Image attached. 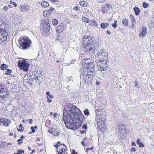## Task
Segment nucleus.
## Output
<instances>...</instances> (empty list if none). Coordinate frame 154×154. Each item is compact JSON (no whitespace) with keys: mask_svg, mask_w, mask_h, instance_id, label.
<instances>
[{"mask_svg":"<svg viewBox=\"0 0 154 154\" xmlns=\"http://www.w3.org/2000/svg\"><path fill=\"white\" fill-rule=\"evenodd\" d=\"M134 10L135 12V14L136 15H138L139 14L140 12V10L137 7H135L134 8Z\"/></svg>","mask_w":154,"mask_h":154,"instance_id":"f3484780","label":"nucleus"},{"mask_svg":"<svg viewBox=\"0 0 154 154\" xmlns=\"http://www.w3.org/2000/svg\"><path fill=\"white\" fill-rule=\"evenodd\" d=\"M24 152V151L23 150H21L20 149L18 150V152L19 154H22V153Z\"/></svg>","mask_w":154,"mask_h":154,"instance_id":"58836bf2","label":"nucleus"},{"mask_svg":"<svg viewBox=\"0 0 154 154\" xmlns=\"http://www.w3.org/2000/svg\"><path fill=\"white\" fill-rule=\"evenodd\" d=\"M132 145L133 146H135V143L134 142H132Z\"/></svg>","mask_w":154,"mask_h":154,"instance_id":"e2e57ef3","label":"nucleus"},{"mask_svg":"<svg viewBox=\"0 0 154 154\" xmlns=\"http://www.w3.org/2000/svg\"><path fill=\"white\" fill-rule=\"evenodd\" d=\"M79 4L81 6L84 7H86L88 6L87 3L84 1L80 2Z\"/></svg>","mask_w":154,"mask_h":154,"instance_id":"b1692460","label":"nucleus"},{"mask_svg":"<svg viewBox=\"0 0 154 154\" xmlns=\"http://www.w3.org/2000/svg\"><path fill=\"white\" fill-rule=\"evenodd\" d=\"M89 22V24L91 26H96L97 25V22L94 20H92L90 21Z\"/></svg>","mask_w":154,"mask_h":154,"instance_id":"412c9836","label":"nucleus"},{"mask_svg":"<svg viewBox=\"0 0 154 154\" xmlns=\"http://www.w3.org/2000/svg\"><path fill=\"white\" fill-rule=\"evenodd\" d=\"M12 71L11 70L8 69L5 72V74L8 75H10Z\"/></svg>","mask_w":154,"mask_h":154,"instance_id":"7c9ffc66","label":"nucleus"},{"mask_svg":"<svg viewBox=\"0 0 154 154\" xmlns=\"http://www.w3.org/2000/svg\"><path fill=\"white\" fill-rule=\"evenodd\" d=\"M41 5L43 7H47L49 6V4L48 2L44 1L41 3Z\"/></svg>","mask_w":154,"mask_h":154,"instance_id":"bb28decb","label":"nucleus"},{"mask_svg":"<svg viewBox=\"0 0 154 154\" xmlns=\"http://www.w3.org/2000/svg\"><path fill=\"white\" fill-rule=\"evenodd\" d=\"M82 43L87 53L93 52L96 48L94 42L89 36H84L83 38Z\"/></svg>","mask_w":154,"mask_h":154,"instance_id":"f03ea898","label":"nucleus"},{"mask_svg":"<svg viewBox=\"0 0 154 154\" xmlns=\"http://www.w3.org/2000/svg\"><path fill=\"white\" fill-rule=\"evenodd\" d=\"M108 56L106 51L103 50L98 51L95 55L96 60L104 61H105L108 59Z\"/></svg>","mask_w":154,"mask_h":154,"instance_id":"20e7f679","label":"nucleus"},{"mask_svg":"<svg viewBox=\"0 0 154 154\" xmlns=\"http://www.w3.org/2000/svg\"><path fill=\"white\" fill-rule=\"evenodd\" d=\"M30 7L26 5H23L20 6V10L22 12H24L29 10Z\"/></svg>","mask_w":154,"mask_h":154,"instance_id":"f8f14e48","label":"nucleus"},{"mask_svg":"<svg viewBox=\"0 0 154 154\" xmlns=\"http://www.w3.org/2000/svg\"><path fill=\"white\" fill-rule=\"evenodd\" d=\"M58 23V21L56 19H53L52 20V24L54 25H56Z\"/></svg>","mask_w":154,"mask_h":154,"instance_id":"72a5a7b5","label":"nucleus"},{"mask_svg":"<svg viewBox=\"0 0 154 154\" xmlns=\"http://www.w3.org/2000/svg\"><path fill=\"white\" fill-rule=\"evenodd\" d=\"M48 131L50 133L52 134V133L54 131V130H53L52 128H51V129H50Z\"/></svg>","mask_w":154,"mask_h":154,"instance_id":"37998d69","label":"nucleus"},{"mask_svg":"<svg viewBox=\"0 0 154 154\" xmlns=\"http://www.w3.org/2000/svg\"><path fill=\"white\" fill-rule=\"evenodd\" d=\"M19 128H18L17 129V130L20 132H23L24 130V128L23 127V125L22 124H20L19 127Z\"/></svg>","mask_w":154,"mask_h":154,"instance_id":"393cba45","label":"nucleus"},{"mask_svg":"<svg viewBox=\"0 0 154 154\" xmlns=\"http://www.w3.org/2000/svg\"><path fill=\"white\" fill-rule=\"evenodd\" d=\"M106 33L107 34H108L109 35H110L111 34V32L110 31H109L108 30H107Z\"/></svg>","mask_w":154,"mask_h":154,"instance_id":"bf43d9fd","label":"nucleus"},{"mask_svg":"<svg viewBox=\"0 0 154 154\" xmlns=\"http://www.w3.org/2000/svg\"><path fill=\"white\" fill-rule=\"evenodd\" d=\"M65 28V26L64 23H61L58 26L56 30L57 33L59 34L63 31Z\"/></svg>","mask_w":154,"mask_h":154,"instance_id":"9d476101","label":"nucleus"},{"mask_svg":"<svg viewBox=\"0 0 154 154\" xmlns=\"http://www.w3.org/2000/svg\"><path fill=\"white\" fill-rule=\"evenodd\" d=\"M10 3L11 4H13V5L14 6V7H17V4H16V3L14 2H13L12 1H10Z\"/></svg>","mask_w":154,"mask_h":154,"instance_id":"ea45409f","label":"nucleus"},{"mask_svg":"<svg viewBox=\"0 0 154 154\" xmlns=\"http://www.w3.org/2000/svg\"><path fill=\"white\" fill-rule=\"evenodd\" d=\"M109 24L107 23H102L101 24V27L103 29H105L108 27Z\"/></svg>","mask_w":154,"mask_h":154,"instance_id":"a878e982","label":"nucleus"},{"mask_svg":"<svg viewBox=\"0 0 154 154\" xmlns=\"http://www.w3.org/2000/svg\"><path fill=\"white\" fill-rule=\"evenodd\" d=\"M27 63L28 61H26L25 60H19L18 63V66L21 69L24 71H26L28 70L29 68V65Z\"/></svg>","mask_w":154,"mask_h":154,"instance_id":"39448f33","label":"nucleus"},{"mask_svg":"<svg viewBox=\"0 0 154 154\" xmlns=\"http://www.w3.org/2000/svg\"><path fill=\"white\" fill-rule=\"evenodd\" d=\"M17 142H18V145L21 144L23 142L22 140L21 139H19L18 140Z\"/></svg>","mask_w":154,"mask_h":154,"instance_id":"4c0bfd02","label":"nucleus"},{"mask_svg":"<svg viewBox=\"0 0 154 154\" xmlns=\"http://www.w3.org/2000/svg\"><path fill=\"white\" fill-rule=\"evenodd\" d=\"M137 144H139V143L140 142V139H138L137 140Z\"/></svg>","mask_w":154,"mask_h":154,"instance_id":"13d9d810","label":"nucleus"},{"mask_svg":"<svg viewBox=\"0 0 154 154\" xmlns=\"http://www.w3.org/2000/svg\"><path fill=\"white\" fill-rule=\"evenodd\" d=\"M29 120V122L30 124H32V123L33 120L32 119H28Z\"/></svg>","mask_w":154,"mask_h":154,"instance_id":"5fc2aeb1","label":"nucleus"},{"mask_svg":"<svg viewBox=\"0 0 154 154\" xmlns=\"http://www.w3.org/2000/svg\"><path fill=\"white\" fill-rule=\"evenodd\" d=\"M49 96V97L51 98H53L54 97V96L52 95H50Z\"/></svg>","mask_w":154,"mask_h":154,"instance_id":"0e129e2a","label":"nucleus"},{"mask_svg":"<svg viewBox=\"0 0 154 154\" xmlns=\"http://www.w3.org/2000/svg\"><path fill=\"white\" fill-rule=\"evenodd\" d=\"M46 94L47 95V96H49L50 95V92H47L46 93Z\"/></svg>","mask_w":154,"mask_h":154,"instance_id":"052dcab7","label":"nucleus"},{"mask_svg":"<svg viewBox=\"0 0 154 154\" xmlns=\"http://www.w3.org/2000/svg\"><path fill=\"white\" fill-rule=\"evenodd\" d=\"M59 132H58L56 131H54L52 133V134L54 136H57L59 135Z\"/></svg>","mask_w":154,"mask_h":154,"instance_id":"e433bc0d","label":"nucleus"},{"mask_svg":"<svg viewBox=\"0 0 154 154\" xmlns=\"http://www.w3.org/2000/svg\"><path fill=\"white\" fill-rule=\"evenodd\" d=\"M47 98L48 99L47 101L49 103H51L52 102V100L49 99V98L48 96H47Z\"/></svg>","mask_w":154,"mask_h":154,"instance_id":"de8ad7c7","label":"nucleus"},{"mask_svg":"<svg viewBox=\"0 0 154 154\" xmlns=\"http://www.w3.org/2000/svg\"><path fill=\"white\" fill-rule=\"evenodd\" d=\"M105 119L102 117L97 119V125L99 127L101 128L103 127L104 126L105 123H104V122H105Z\"/></svg>","mask_w":154,"mask_h":154,"instance_id":"1a4fd4ad","label":"nucleus"},{"mask_svg":"<svg viewBox=\"0 0 154 154\" xmlns=\"http://www.w3.org/2000/svg\"><path fill=\"white\" fill-rule=\"evenodd\" d=\"M89 149H90L89 148H87L86 149V152H88Z\"/></svg>","mask_w":154,"mask_h":154,"instance_id":"774afa93","label":"nucleus"},{"mask_svg":"<svg viewBox=\"0 0 154 154\" xmlns=\"http://www.w3.org/2000/svg\"><path fill=\"white\" fill-rule=\"evenodd\" d=\"M143 7L144 8H146L149 6V4L145 2H143Z\"/></svg>","mask_w":154,"mask_h":154,"instance_id":"2f4dec72","label":"nucleus"},{"mask_svg":"<svg viewBox=\"0 0 154 154\" xmlns=\"http://www.w3.org/2000/svg\"><path fill=\"white\" fill-rule=\"evenodd\" d=\"M118 127L119 131H122L125 128V127L123 125V124L122 122H119L118 125Z\"/></svg>","mask_w":154,"mask_h":154,"instance_id":"4468645a","label":"nucleus"},{"mask_svg":"<svg viewBox=\"0 0 154 154\" xmlns=\"http://www.w3.org/2000/svg\"><path fill=\"white\" fill-rule=\"evenodd\" d=\"M147 34V30L145 27L143 26L141 32L139 34L140 37L143 38Z\"/></svg>","mask_w":154,"mask_h":154,"instance_id":"9b49d317","label":"nucleus"},{"mask_svg":"<svg viewBox=\"0 0 154 154\" xmlns=\"http://www.w3.org/2000/svg\"><path fill=\"white\" fill-rule=\"evenodd\" d=\"M73 9L74 10H75V11H77V10H79L78 9V8L77 6H75L73 8Z\"/></svg>","mask_w":154,"mask_h":154,"instance_id":"09e8293b","label":"nucleus"},{"mask_svg":"<svg viewBox=\"0 0 154 154\" xmlns=\"http://www.w3.org/2000/svg\"><path fill=\"white\" fill-rule=\"evenodd\" d=\"M20 48L22 49H25L29 48L32 42L27 37H24L20 38L19 40Z\"/></svg>","mask_w":154,"mask_h":154,"instance_id":"7ed1b4c3","label":"nucleus"},{"mask_svg":"<svg viewBox=\"0 0 154 154\" xmlns=\"http://www.w3.org/2000/svg\"><path fill=\"white\" fill-rule=\"evenodd\" d=\"M48 22V19L46 18L44 19L41 22V24L43 26V30L46 33L48 32L50 30V25Z\"/></svg>","mask_w":154,"mask_h":154,"instance_id":"0eeeda50","label":"nucleus"},{"mask_svg":"<svg viewBox=\"0 0 154 154\" xmlns=\"http://www.w3.org/2000/svg\"><path fill=\"white\" fill-rule=\"evenodd\" d=\"M54 9L53 8H50V11H54Z\"/></svg>","mask_w":154,"mask_h":154,"instance_id":"338daca9","label":"nucleus"},{"mask_svg":"<svg viewBox=\"0 0 154 154\" xmlns=\"http://www.w3.org/2000/svg\"><path fill=\"white\" fill-rule=\"evenodd\" d=\"M131 151L132 152H135L136 151V149L134 148H132L131 149Z\"/></svg>","mask_w":154,"mask_h":154,"instance_id":"8fccbe9b","label":"nucleus"},{"mask_svg":"<svg viewBox=\"0 0 154 154\" xmlns=\"http://www.w3.org/2000/svg\"><path fill=\"white\" fill-rule=\"evenodd\" d=\"M110 5L109 4H106L105 5H104L102 8V10L104 12L108 11L110 9Z\"/></svg>","mask_w":154,"mask_h":154,"instance_id":"2eb2a0df","label":"nucleus"},{"mask_svg":"<svg viewBox=\"0 0 154 154\" xmlns=\"http://www.w3.org/2000/svg\"><path fill=\"white\" fill-rule=\"evenodd\" d=\"M8 68V66L4 63L2 64L0 67V68L2 70H5Z\"/></svg>","mask_w":154,"mask_h":154,"instance_id":"4be33fe9","label":"nucleus"},{"mask_svg":"<svg viewBox=\"0 0 154 154\" xmlns=\"http://www.w3.org/2000/svg\"><path fill=\"white\" fill-rule=\"evenodd\" d=\"M4 119H0V125H3Z\"/></svg>","mask_w":154,"mask_h":154,"instance_id":"a19ab883","label":"nucleus"},{"mask_svg":"<svg viewBox=\"0 0 154 154\" xmlns=\"http://www.w3.org/2000/svg\"><path fill=\"white\" fill-rule=\"evenodd\" d=\"M86 132L85 130H83L82 131H81V132L82 134H84Z\"/></svg>","mask_w":154,"mask_h":154,"instance_id":"6e6d98bb","label":"nucleus"},{"mask_svg":"<svg viewBox=\"0 0 154 154\" xmlns=\"http://www.w3.org/2000/svg\"><path fill=\"white\" fill-rule=\"evenodd\" d=\"M82 20L84 22L86 23H89V20L86 17H83L82 18Z\"/></svg>","mask_w":154,"mask_h":154,"instance_id":"cd10ccee","label":"nucleus"},{"mask_svg":"<svg viewBox=\"0 0 154 154\" xmlns=\"http://www.w3.org/2000/svg\"><path fill=\"white\" fill-rule=\"evenodd\" d=\"M11 122L10 120H9L7 119H4L3 125L5 126H8L9 124Z\"/></svg>","mask_w":154,"mask_h":154,"instance_id":"a211bd4d","label":"nucleus"},{"mask_svg":"<svg viewBox=\"0 0 154 154\" xmlns=\"http://www.w3.org/2000/svg\"><path fill=\"white\" fill-rule=\"evenodd\" d=\"M58 0H51V1L52 2H57L58 1Z\"/></svg>","mask_w":154,"mask_h":154,"instance_id":"4d7b16f0","label":"nucleus"},{"mask_svg":"<svg viewBox=\"0 0 154 154\" xmlns=\"http://www.w3.org/2000/svg\"><path fill=\"white\" fill-rule=\"evenodd\" d=\"M66 148V147H62V149H60L59 150V151H60V152H61V153H62L63 154V152H64V151L63 150H65Z\"/></svg>","mask_w":154,"mask_h":154,"instance_id":"c9c22d12","label":"nucleus"},{"mask_svg":"<svg viewBox=\"0 0 154 154\" xmlns=\"http://www.w3.org/2000/svg\"><path fill=\"white\" fill-rule=\"evenodd\" d=\"M88 109H86L84 111V113L86 115H88L89 114V112Z\"/></svg>","mask_w":154,"mask_h":154,"instance_id":"f704fd0d","label":"nucleus"},{"mask_svg":"<svg viewBox=\"0 0 154 154\" xmlns=\"http://www.w3.org/2000/svg\"><path fill=\"white\" fill-rule=\"evenodd\" d=\"M139 146L141 147H143L144 146L143 143H141V142H140L139 143Z\"/></svg>","mask_w":154,"mask_h":154,"instance_id":"79ce46f5","label":"nucleus"},{"mask_svg":"<svg viewBox=\"0 0 154 154\" xmlns=\"http://www.w3.org/2000/svg\"><path fill=\"white\" fill-rule=\"evenodd\" d=\"M86 11H87V14H86V15H88L90 14V11H89L88 10H86L85 11V13H86Z\"/></svg>","mask_w":154,"mask_h":154,"instance_id":"603ef678","label":"nucleus"},{"mask_svg":"<svg viewBox=\"0 0 154 154\" xmlns=\"http://www.w3.org/2000/svg\"><path fill=\"white\" fill-rule=\"evenodd\" d=\"M86 66L88 68L87 69L88 71L91 70V72H93L94 71V66L93 63H91L90 64H89L88 65H86Z\"/></svg>","mask_w":154,"mask_h":154,"instance_id":"ddd939ff","label":"nucleus"},{"mask_svg":"<svg viewBox=\"0 0 154 154\" xmlns=\"http://www.w3.org/2000/svg\"><path fill=\"white\" fill-rule=\"evenodd\" d=\"M57 113H54L53 114V116L54 117H56L57 116Z\"/></svg>","mask_w":154,"mask_h":154,"instance_id":"69168bd1","label":"nucleus"},{"mask_svg":"<svg viewBox=\"0 0 154 154\" xmlns=\"http://www.w3.org/2000/svg\"><path fill=\"white\" fill-rule=\"evenodd\" d=\"M7 143L5 142H2L1 144L0 145V147L1 148H5Z\"/></svg>","mask_w":154,"mask_h":154,"instance_id":"c756f323","label":"nucleus"},{"mask_svg":"<svg viewBox=\"0 0 154 154\" xmlns=\"http://www.w3.org/2000/svg\"><path fill=\"white\" fill-rule=\"evenodd\" d=\"M7 35H5L3 34H2L0 36V39L3 42L6 41L7 39Z\"/></svg>","mask_w":154,"mask_h":154,"instance_id":"6ab92c4d","label":"nucleus"},{"mask_svg":"<svg viewBox=\"0 0 154 154\" xmlns=\"http://www.w3.org/2000/svg\"><path fill=\"white\" fill-rule=\"evenodd\" d=\"M106 0H97V1L100 3L104 2Z\"/></svg>","mask_w":154,"mask_h":154,"instance_id":"3c124183","label":"nucleus"},{"mask_svg":"<svg viewBox=\"0 0 154 154\" xmlns=\"http://www.w3.org/2000/svg\"><path fill=\"white\" fill-rule=\"evenodd\" d=\"M73 18H78V16L77 15H73Z\"/></svg>","mask_w":154,"mask_h":154,"instance_id":"680f3d73","label":"nucleus"},{"mask_svg":"<svg viewBox=\"0 0 154 154\" xmlns=\"http://www.w3.org/2000/svg\"><path fill=\"white\" fill-rule=\"evenodd\" d=\"M117 21L116 20H115L114 23H112L111 25L115 29L117 26V25L116 24Z\"/></svg>","mask_w":154,"mask_h":154,"instance_id":"473e14b6","label":"nucleus"},{"mask_svg":"<svg viewBox=\"0 0 154 154\" xmlns=\"http://www.w3.org/2000/svg\"><path fill=\"white\" fill-rule=\"evenodd\" d=\"M91 61V59L89 58L87 59H85L83 60V63H85L86 66L88 65L89 64H90L91 63H92V62Z\"/></svg>","mask_w":154,"mask_h":154,"instance_id":"aec40b11","label":"nucleus"},{"mask_svg":"<svg viewBox=\"0 0 154 154\" xmlns=\"http://www.w3.org/2000/svg\"><path fill=\"white\" fill-rule=\"evenodd\" d=\"M95 62L97 63L98 69L101 71H105L107 69V61L96 60Z\"/></svg>","mask_w":154,"mask_h":154,"instance_id":"423d86ee","label":"nucleus"},{"mask_svg":"<svg viewBox=\"0 0 154 154\" xmlns=\"http://www.w3.org/2000/svg\"><path fill=\"white\" fill-rule=\"evenodd\" d=\"M130 17L131 19V22L132 25H134L135 24V20L133 16L131 15L130 16Z\"/></svg>","mask_w":154,"mask_h":154,"instance_id":"c85d7f7f","label":"nucleus"},{"mask_svg":"<svg viewBox=\"0 0 154 154\" xmlns=\"http://www.w3.org/2000/svg\"><path fill=\"white\" fill-rule=\"evenodd\" d=\"M82 128L83 129H86L87 128V126L86 125H84L82 127Z\"/></svg>","mask_w":154,"mask_h":154,"instance_id":"a18cd8bd","label":"nucleus"},{"mask_svg":"<svg viewBox=\"0 0 154 154\" xmlns=\"http://www.w3.org/2000/svg\"><path fill=\"white\" fill-rule=\"evenodd\" d=\"M72 153L71 154H77V153L76 152L75 150H73L72 151Z\"/></svg>","mask_w":154,"mask_h":154,"instance_id":"864d4df0","label":"nucleus"},{"mask_svg":"<svg viewBox=\"0 0 154 154\" xmlns=\"http://www.w3.org/2000/svg\"><path fill=\"white\" fill-rule=\"evenodd\" d=\"M8 90L6 88H2L0 90V96L3 98L6 97L8 94Z\"/></svg>","mask_w":154,"mask_h":154,"instance_id":"6e6552de","label":"nucleus"},{"mask_svg":"<svg viewBox=\"0 0 154 154\" xmlns=\"http://www.w3.org/2000/svg\"><path fill=\"white\" fill-rule=\"evenodd\" d=\"M31 129L32 130V133H34L35 132V130L34 129V128L33 126H32L31 127Z\"/></svg>","mask_w":154,"mask_h":154,"instance_id":"c03bdc74","label":"nucleus"},{"mask_svg":"<svg viewBox=\"0 0 154 154\" xmlns=\"http://www.w3.org/2000/svg\"><path fill=\"white\" fill-rule=\"evenodd\" d=\"M128 20L126 19H124L122 20V23L125 26H126L128 24Z\"/></svg>","mask_w":154,"mask_h":154,"instance_id":"5701e85b","label":"nucleus"},{"mask_svg":"<svg viewBox=\"0 0 154 154\" xmlns=\"http://www.w3.org/2000/svg\"><path fill=\"white\" fill-rule=\"evenodd\" d=\"M4 11H7L8 9V7L7 6H5L3 8Z\"/></svg>","mask_w":154,"mask_h":154,"instance_id":"49530a36","label":"nucleus"},{"mask_svg":"<svg viewBox=\"0 0 154 154\" xmlns=\"http://www.w3.org/2000/svg\"><path fill=\"white\" fill-rule=\"evenodd\" d=\"M81 111L76 106L70 103L63 111V119L66 127L68 129L75 130L81 125Z\"/></svg>","mask_w":154,"mask_h":154,"instance_id":"f257e3e1","label":"nucleus"},{"mask_svg":"<svg viewBox=\"0 0 154 154\" xmlns=\"http://www.w3.org/2000/svg\"><path fill=\"white\" fill-rule=\"evenodd\" d=\"M54 146L56 147V148L57 149L56 151L57 152H58V151H59V150H60L61 149H62V147H66V146H65V145H64V144L59 145H57V144H55L54 145Z\"/></svg>","mask_w":154,"mask_h":154,"instance_id":"dca6fc26","label":"nucleus"}]
</instances>
